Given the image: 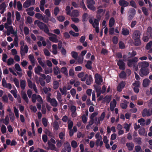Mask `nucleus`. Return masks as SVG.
<instances>
[{
    "instance_id": "nucleus-32",
    "label": "nucleus",
    "mask_w": 152,
    "mask_h": 152,
    "mask_svg": "<svg viewBox=\"0 0 152 152\" xmlns=\"http://www.w3.org/2000/svg\"><path fill=\"white\" fill-rule=\"evenodd\" d=\"M52 53L54 55L57 54L58 53L57 45L55 44L53 45L52 46Z\"/></svg>"
},
{
    "instance_id": "nucleus-7",
    "label": "nucleus",
    "mask_w": 152,
    "mask_h": 152,
    "mask_svg": "<svg viewBox=\"0 0 152 152\" xmlns=\"http://www.w3.org/2000/svg\"><path fill=\"white\" fill-rule=\"evenodd\" d=\"M95 82L98 85H100L103 81V79L101 75L97 73L95 75Z\"/></svg>"
},
{
    "instance_id": "nucleus-56",
    "label": "nucleus",
    "mask_w": 152,
    "mask_h": 152,
    "mask_svg": "<svg viewBox=\"0 0 152 152\" xmlns=\"http://www.w3.org/2000/svg\"><path fill=\"white\" fill-rule=\"evenodd\" d=\"M134 149L137 152H143L141 147L139 145H137L135 146Z\"/></svg>"
},
{
    "instance_id": "nucleus-12",
    "label": "nucleus",
    "mask_w": 152,
    "mask_h": 152,
    "mask_svg": "<svg viewBox=\"0 0 152 152\" xmlns=\"http://www.w3.org/2000/svg\"><path fill=\"white\" fill-rule=\"evenodd\" d=\"M138 64L139 66L141 68H147L149 66L148 62L146 61L139 62Z\"/></svg>"
},
{
    "instance_id": "nucleus-47",
    "label": "nucleus",
    "mask_w": 152,
    "mask_h": 152,
    "mask_svg": "<svg viewBox=\"0 0 152 152\" xmlns=\"http://www.w3.org/2000/svg\"><path fill=\"white\" fill-rule=\"evenodd\" d=\"M111 99V96H107L103 99V101L107 103H109Z\"/></svg>"
},
{
    "instance_id": "nucleus-27",
    "label": "nucleus",
    "mask_w": 152,
    "mask_h": 152,
    "mask_svg": "<svg viewBox=\"0 0 152 152\" xmlns=\"http://www.w3.org/2000/svg\"><path fill=\"white\" fill-rule=\"evenodd\" d=\"M51 89L50 88H47L46 87H45L43 88V91L45 94H47V96L50 97L51 96V94L50 93V92L51 91Z\"/></svg>"
},
{
    "instance_id": "nucleus-45",
    "label": "nucleus",
    "mask_w": 152,
    "mask_h": 152,
    "mask_svg": "<svg viewBox=\"0 0 152 152\" xmlns=\"http://www.w3.org/2000/svg\"><path fill=\"white\" fill-rule=\"evenodd\" d=\"M128 102L126 100L123 101V102L121 104V106L123 109H126L127 107V104Z\"/></svg>"
},
{
    "instance_id": "nucleus-31",
    "label": "nucleus",
    "mask_w": 152,
    "mask_h": 152,
    "mask_svg": "<svg viewBox=\"0 0 152 152\" xmlns=\"http://www.w3.org/2000/svg\"><path fill=\"white\" fill-rule=\"evenodd\" d=\"M86 83L87 85H90L91 84V82L92 81V78L91 75H88L86 78Z\"/></svg>"
},
{
    "instance_id": "nucleus-26",
    "label": "nucleus",
    "mask_w": 152,
    "mask_h": 152,
    "mask_svg": "<svg viewBox=\"0 0 152 152\" xmlns=\"http://www.w3.org/2000/svg\"><path fill=\"white\" fill-rule=\"evenodd\" d=\"M125 85V83L124 82H121L118 85L117 87V90L119 91H121L122 89Z\"/></svg>"
},
{
    "instance_id": "nucleus-37",
    "label": "nucleus",
    "mask_w": 152,
    "mask_h": 152,
    "mask_svg": "<svg viewBox=\"0 0 152 152\" xmlns=\"http://www.w3.org/2000/svg\"><path fill=\"white\" fill-rule=\"evenodd\" d=\"M57 37L56 35V36L50 37H49V39L50 41L53 42L57 43L58 42V39L57 38Z\"/></svg>"
},
{
    "instance_id": "nucleus-50",
    "label": "nucleus",
    "mask_w": 152,
    "mask_h": 152,
    "mask_svg": "<svg viewBox=\"0 0 152 152\" xmlns=\"http://www.w3.org/2000/svg\"><path fill=\"white\" fill-rule=\"evenodd\" d=\"M71 145L73 148H75L77 147L78 144L75 141L72 140L71 142Z\"/></svg>"
},
{
    "instance_id": "nucleus-58",
    "label": "nucleus",
    "mask_w": 152,
    "mask_h": 152,
    "mask_svg": "<svg viewBox=\"0 0 152 152\" xmlns=\"http://www.w3.org/2000/svg\"><path fill=\"white\" fill-rule=\"evenodd\" d=\"M122 33L124 35H128L129 34V31L126 28H123L122 30Z\"/></svg>"
},
{
    "instance_id": "nucleus-41",
    "label": "nucleus",
    "mask_w": 152,
    "mask_h": 152,
    "mask_svg": "<svg viewBox=\"0 0 152 152\" xmlns=\"http://www.w3.org/2000/svg\"><path fill=\"white\" fill-rule=\"evenodd\" d=\"M28 58L32 64L34 66L35 64V58L33 55L32 54L29 55Z\"/></svg>"
},
{
    "instance_id": "nucleus-39",
    "label": "nucleus",
    "mask_w": 152,
    "mask_h": 152,
    "mask_svg": "<svg viewBox=\"0 0 152 152\" xmlns=\"http://www.w3.org/2000/svg\"><path fill=\"white\" fill-rule=\"evenodd\" d=\"M53 69L51 68L46 67L44 69V73L46 74H49L52 73Z\"/></svg>"
},
{
    "instance_id": "nucleus-25",
    "label": "nucleus",
    "mask_w": 152,
    "mask_h": 152,
    "mask_svg": "<svg viewBox=\"0 0 152 152\" xmlns=\"http://www.w3.org/2000/svg\"><path fill=\"white\" fill-rule=\"evenodd\" d=\"M34 10V8L32 7H30L26 9V11L27 12V14L30 16H33L34 15V13L33 12Z\"/></svg>"
},
{
    "instance_id": "nucleus-51",
    "label": "nucleus",
    "mask_w": 152,
    "mask_h": 152,
    "mask_svg": "<svg viewBox=\"0 0 152 152\" xmlns=\"http://www.w3.org/2000/svg\"><path fill=\"white\" fill-rule=\"evenodd\" d=\"M13 110L15 116L17 118H18L19 117L18 110L15 107H13Z\"/></svg>"
},
{
    "instance_id": "nucleus-23",
    "label": "nucleus",
    "mask_w": 152,
    "mask_h": 152,
    "mask_svg": "<svg viewBox=\"0 0 152 152\" xmlns=\"http://www.w3.org/2000/svg\"><path fill=\"white\" fill-rule=\"evenodd\" d=\"M26 86V81L23 80H20V86L22 90H24Z\"/></svg>"
},
{
    "instance_id": "nucleus-6",
    "label": "nucleus",
    "mask_w": 152,
    "mask_h": 152,
    "mask_svg": "<svg viewBox=\"0 0 152 152\" xmlns=\"http://www.w3.org/2000/svg\"><path fill=\"white\" fill-rule=\"evenodd\" d=\"M35 3V0H26L23 4V7L27 8L31 5H33Z\"/></svg>"
},
{
    "instance_id": "nucleus-2",
    "label": "nucleus",
    "mask_w": 152,
    "mask_h": 152,
    "mask_svg": "<svg viewBox=\"0 0 152 152\" xmlns=\"http://www.w3.org/2000/svg\"><path fill=\"white\" fill-rule=\"evenodd\" d=\"M5 27L7 29V31L10 32V33L14 36H16L17 34V30L15 31L12 26H9L7 23L5 24Z\"/></svg>"
},
{
    "instance_id": "nucleus-53",
    "label": "nucleus",
    "mask_w": 152,
    "mask_h": 152,
    "mask_svg": "<svg viewBox=\"0 0 152 152\" xmlns=\"http://www.w3.org/2000/svg\"><path fill=\"white\" fill-rule=\"evenodd\" d=\"M13 81L16 87L18 88H19L20 87V85L19 81L18 79H17L16 78H14L13 79Z\"/></svg>"
},
{
    "instance_id": "nucleus-30",
    "label": "nucleus",
    "mask_w": 152,
    "mask_h": 152,
    "mask_svg": "<svg viewBox=\"0 0 152 152\" xmlns=\"http://www.w3.org/2000/svg\"><path fill=\"white\" fill-rule=\"evenodd\" d=\"M36 82L37 83L39 84V83L42 86H44L45 85V82L44 80L42 77H40L38 80H36Z\"/></svg>"
},
{
    "instance_id": "nucleus-19",
    "label": "nucleus",
    "mask_w": 152,
    "mask_h": 152,
    "mask_svg": "<svg viewBox=\"0 0 152 152\" xmlns=\"http://www.w3.org/2000/svg\"><path fill=\"white\" fill-rule=\"evenodd\" d=\"M117 64L120 69L124 70L125 69V64L122 60H119L117 63Z\"/></svg>"
},
{
    "instance_id": "nucleus-33",
    "label": "nucleus",
    "mask_w": 152,
    "mask_h": 152,
    "mask_svg": "<svg viewBox=\"0 0 152 152\" xmlns=\"http://www.w3.org/2000/svg\"><path fill=\"white\" fill-rule=\"evenodd\" d=\"M151 83V81L148 79H145L143 80L142 85L143 87H145L148 86Z\"/></svg>"
},
{
    "instance_id": "nucleus-8",
    "label": "nucleus",
    "mask_w": 152,
    "mask_h": 152,
    "mask_svg": "<svg viewBox=\"0 0 152 152\" xmlns=\"http://www.w3.org/2000/svg\"><path fill=\"white\" fill-rule=\"evenodd\" d=\"M47 100L50 103L51 105L53 107H56L58 105V102L55 99H51L50 97L47 96Z\"/></svg>"
},
{
    "instance_id": "nucleus-35",
    "label": "nucleus",
    "mask_w": 152,
    "mask_h": 152,
    "mask_svg": "<svg viewBox=\"0 0 152 152\" xmlns=\"http://www.w3.org/2000/svg\"><path fill=\"white\" fill-rule=\"evenodd\" d=\"M61 73L67 76L68 75V70L67 68L65 67H63L61 69Z\"/></svg>"
},
{
    "instance_id": "nucleus-9",
    "label": "nucleus",
    "mask_w": 152,
    "mask_h": 152,
    "mask_svg": "<svg viewBox=\"0 0 152 152\" xmlns=\"http://www.w3.org/2000/svg\"><path fill=\"white\" fill-rule=\"evenodd\" d=\"M28 48L27 45H25L24 47H23L22 49L20 48V53L21 56H24L26 54L28 53Z\"/></svg>"
},
{
    "instance_id": "nucleus-13",
    "label": "nucleus",
    "mask_w": 152,
    "mask_h": 152,
    "mask_svg": "<svg viewBox=\"0 0 152 152\" xmlns=\"http://www.w3.org/2000/svg\"><path fill=\"white\" fill-rule=\"evenodd\" d=\"M77 76L80 78V80L82 81H84L88 76V74L85 75L84 73L81 72L78 74Z\"/></svg>"
},
{
    "instance_id": "nucleus-28",
    "label": "nucleus",
    "mask_w": 152,
    "mask_h": 152,
    "mask_svg": "<svg viewBox=\"0 0 152 152\" xmlns=\"http://www.w3.org/2000/svg\"><path fill=\"white\" fill-rule=\"evenodd\" d=\"M116 102L115 99H113L111 101L110 104V109L112 111H113L116 107Z\"/></svg>"
},
{
    "instance_id": "nucleus-24",
    "label": "nucleus",
    "mask_w": 152,
    "mask_h": 152,
    "mask_svg": "<svg viewBox=\"0 0 152 152\" xmlns=\"http://www.w3.org/2000/svg\"><path fill=\"white\" fill-rule=\"evenodd\" d=\"M119 5L122 7H126L129 6V3L125 0H121L119 1Z\"/></svg>"
},
{
    "instance_id": "nucleus-46",
    "label": "nucleus",
    "mask_w": 152,
    "mask_h": 152,
    "mask_svg": "<svg viewBox=\"0 0 152 152\" xmlns=\"http://www.w3.org/2000/svg\"><path fill=\"white\" fill-rule=\"evenodd\" d=\"M53 72L55 75H57L60 73V69L58 66H56L53 68Z\"/></svg>"
},
{
    "instance_id": "nucleus-54",
    "label": "nucleus",
    "mask_w": 152,
    "mask_h": 152,
    "mask_svg": "<svg viewBox=\"0 0 152 152\" xmlns=\"http://www.w3.org/2000/svg\"><path fill=\"white\" fill-rule=\"evenodd\" d=\"M142 10L144 15L147 16L148 15V10L145 7H142Z\"/></svg>"
},
{
    "instance_id": "nucleus-62",
    "label": "nucleus",
    "mask_w": 152,
    "mask_h": 152,
    "mask_svg": "<svg viewBox=\"0 0 152 152\" xmlns=\"http://www.w3.org/2000/svg\"><path fill=\"white\" fill-rule=\"evenodd\" d=\"M59 86V83L56 81H54L53 83V86L54 89H57Z\"/></svg>"
},
{
    "instance_id": "nucleus-4",
    "label": "nucleus",
    "mask_w": 152,
    "mask_h": 152,
    "mask_svg": "<svg viewBox=\"0 0 152 152\" xmlns=\"http://www.w3.org/2000/svg\"><path fill=\"white\" fill-rule=\"evenodd\" d=\"M27 81L29 87L31 89L33 88L35 92L36 93H38L37 89L35 83H33L32 81L28 79H27Z\"/></svg>"
},
{
    "instance_id": "nucleus-49",
    "label": "nucleus",
    "mask_w": 152,
    "mask_h": 152,
    "mask_svg": "<svg viewBox=\"0 0 152 152\" xmlns=\"http://www.w3.org/2000/svg\"><path fill=\"white\" fill-rule=\"evenodd\" d=\"M95 89L96 92L97 93V96L98 97L101 94V88L98 86H95Z\"/></svg>"
},
{
    "instance_id": "nucleus-21",
    "label": "nucleus",
    "mask_w": 152,
    "mask_h": 152,
    "mask_svg": "<svg viewBox=\"0 0 152 152\" xmlns=\"http://www.w3.org/2000/svg\"><path fill=\"white\" fill-rule=\"evenodd\" d=\"M34 70L35 73L39 75L42 72L43 69L41 66L38 65L35 67Z\"/></svg>"
},
{
    "instance_id": "nucleus-44",
    "label": "nucleus",
    "mask_w": 152,
    "mask_h": 152,
    "mask_svg": "<svg viewBox=\"0 0 152 152\" xmlns=\"http://www.w3.org/2000/svg\"><path fill=\"white\" fill-rule=\"evenodd\" d=\"M15 37L14 38V41L13 42V44L16 47H18V37L17 34L16 36H15Z\"/></svg>"
},
{
    "instance_id": "nucleus-42",
    "label": "nucleus",
    "mask_w": 152,
    "mask_h": 152,
    "mask_svg": "<svg viewBox=\"0 0 152 152\" xmlns=\"http://www.w3.org/2000/svg\"><path fill=\"white\" fill-rule=\"evenodd\" d=\"M67 88L66 86H64L63 88H60L59 90L60 92L61 93L62 95L66 94Z\"/></svg>"
},
{
    "instance_id": "nucleus-29",
    "label": "nucleus",
    "mask_w": 152,
    "mask_h": 152,
    "mask_svg": "<svg viewBox=\"0 0 152 152\" xmlns=\"http://www.w3.org/2000/svg\"><path fill=\"white\" fill-rule=\"evenodd\" d=\"M126 146L129 151H132L134 147V143L132 142L126 143Z\"/></svg>"
},
{
    "instance_id": "nucleus-43",
    "label": "nucleus",
    "mask_w": 152,
    "mask_h": 152,
    "mask_svg": "<svg viewBox=\"0 0 152 152\" xmlns=\"http://www.w3.org/2000/svg\"><path fill=\"white\" fill-rule=\"evenodd\" d=\"M147 34L148 36L152 37V28L150 27H149L147 30Z\"/></svg>"
},
{
    "instance_id": "nucleus-14",
    "label": "nucleus",
    "mask_w": 152,
    "mask_h": 152,
    "mask_svg": "<svg viewBox=\"0 0 152 152\" xmlns=\"http://www.w3.org/2000/svg\"><path fill=\"white\" fill-rule=\"evenodd\" d=\"M89 22L94 27H95L96 26H99V21L96 19H94L93 20L92 19H90L89 20Z\"/></svg>"
},
{
    "instance_id": "nucleus-40",
    "label": "nucleus",
    "mask_w": 152,
    "mask_h": 152,
    "mask_svg": "<svg viewBox=\"0 0 152 152\" xmlns=\"http://www.w3.org/2000/svg\"><path fill=\"white\" fill-rule=\"evenodd\" d=\"M14 59L12 58H9L7 61V64L8 66L12 65L14 64Z\"/></svg>"
},
{
    "instance_id": "nucleus-48",
    "label": "nucleus",
    "mask_w": 152,
    "mask_h": 152,
    "mask_svg": "<svg viewBox=\"0 0 152 152\" xmlns=\"http://www.w3.org/2000/svg\"><path fill=\"white\" fill-rule=\"evenodd\" d=\"M22 96L23 99L27 103H28L29 100L26 94L25 93H23L22 94Z\"/></svg>"
},
{
    "instance_id": "nucleus-57",
    "label": "nucleus",
    "mask_w": 152,
    "mask_h": 152,
    "mask_svg": "<svg viewBox=\"0 0 152 152\" xmlns=\"http://www.w3.org/2000/svg\"><path fill=\"white\" fill-rule=\"evenodd\" d=\"M9 117L8 115H7L5 118L4 119L3 123L5 124L6 125H7L9 123Z\"/></svg>"
},
{
    "instance_id": "nucleus-38",
    "label": "nucleus",
    "mask_w": 152,
    "mask_h": 152,
    "mask_svg": "<svg viewBox=\"0 0 152 152\" xmlns=\"http://www.w3.org/2000/svg\"><path fill=\"white\" fill-rule=\"evenodd\" d=\"M115 23V20L114 18L113 17L111 18L109 21V26L110 27H112L114 26Z\"/></svg>"
},
{
    "instance_id": "nucleus-60",
    "label": "nucleus",
    "mask_w": 152,
    "mask_h": 152,
    "mask_svg": "<svg viewBox=\"0 0 152 152\" xmlns=\"http://www.w3.org/2000/svg\"><path fill=\"white\" fill-rule=\"evenodd\" d=\"M17 91L16 89L15 90H12L10 91V93L12 94L14 97L15 98H16L17 97Z\"/></svg>"
},
{
    "instance_id": "nucleus-18",
    "label": "nucleus",
    "mask_w": 152,
    "mask_h": 152,
    "mask_svg": "<svg viewBox=\"0 0 152 152\" xmlns=\"http://www.w3.org/2000/svg\"><path fill=\"white\" fill-rule=\"evenodd\" d=\"M35 24H37L38 26L40 29L42 30L46 26V24L44 23L39 21L38 20H36L34 22Z\"/></svg>"
},
{
    "instance_id": "nucleus-52",
    "label": "nucleus",
    "mask_w": 152,
    "mask_h": 152,
    "mask_svg": "<svg viewBox=\"0 0 152 152\" xmlns=\"http://www.w3.org/2000/svg\"><path fill=\"white\" fill-rule=\"evenodd\" d=\"M53 126L55 130H58L59 127V126L57 121H55L54 122Z\"/></svg>"
},
{
    "instance_id": "nucleus-59",
    "label": "nucleus",
    "mask_w": 152,
    "mask_h": 152,
    "mask_svg": "<svg viewBox=\"0 0 152 152\" xmlns=\"http://www.w3.org/2000/svg\"><path fill=\"white\" fill-rule=\"evenodd\" d=\"M96 144L97 145H99L100 147L102 146L103 144V142L102 140H98L96 141Z\"/></svg>"
},
{
    "instance_id": "nucleus-55",
    "label": "nucleus",
    "mask_w": 152,
    "mask_h": 152,
    "mask_svg": "<svg viewBox=\"0 0 152 152\" xmlns=\"http://www.w3.org/2000/svg\"><path fill=\"white\" fill-rule=\"evenodd\" d=\"M42 124L45 127H46L48 124V120L45 118H43L42 120Z\"/></svg>"
},
{
    "instance_id": "nucleus-34",
    "label": "nucleus",
    "mask_w": 152,
    "mask_h": 152,
    "mask_svg": "<svg viewBox=\"0 0 152 152\" xmlns=\"http://www.w3.org/2000/svg\"><path fill=\"white\" fill-rule=\"evenodd\" d=\"M79 15V11L77 10H73L71 15L70 16L72 17H78Z\"/></svg>"
},
{
    "instance_id": "nucleus-1",
    "label": "nucleus",
    "mask_w": 152,
    "mask_h": 152,
    "mask_svg": "<svg viewBox=\"0 0 152 152\" xmlns=\"http://www.w3.org/2000/svg\"><path fill=\"white\" fill-rule=\"evenodd\" d=\"M141 33L138 30H136L134 31L132 35V38L134 40V44L137 46L140 45L141 44L140 40Z\"/></svg>"
},
{
    "instance_id": "nucleus-3",
    "label": "nucleus",
    "mask_w": 152,
    "mask_h": 152,
    "mask_svg": "<svg viewBox=\"0 0 152 152\" xmlns=\"http://www.w3.org/2000/svg\"><path fill=\"white\" fill-rule=\"evenodd\" d=\"M137 122L140 123L141 126H144L145 125H149L151 123V120L150 119H148L145 121L144 119L141 118L138 120Z\"/></svg>"
},
{
    "instance_id": "nucleus-61",
    "label": "nucleus",
    "mask_w": 152,
    "mask_h": 152,
    "mask_svg": "<svg viewBox=\"0 0 152 152\" xmlns=\"http://www.w3.org/2000/svg\"><path fill=\"white\" fill-rule=\"evenodd\" d=\"M131 125L130 124H128L127 123L124 124V128L126 129V131L127 132L129 130Z\"/></svg>"
},
{
    "instance_id": "nucleus-22",
    "label": "nucleus",
    "mask_w": 152,
    "mask_h": 152,
    "mask_svg": "<svg viewBox=\"0 0 152 152\" xmlns=\"http://www.w3.org/2000/svg\"><path fill=\"white\" fill-rule=\"evenodd\" d=\"M42 30L44 31L45 32L46 34H48L49 36H56V35L53 34L49 32V29L46 25L43 28Z\"/></svg>"
},
{
    "instance_id": "nucleus-15",
    "label": "nucleus",
    "mask_w": 152,
    "mask_h": 152,
    "mask_svg": "<svg viewBox=\"0 0 152 152\" xmlns=\"http://www.w3.org/2000/svg\"><path fill=\"white\" fill-rule=\"evenodd\" d=\"M105 113L104 112H103L99 118L98 120L97 119V118L96 119V121H97V124H101V122L104 120L105 117Z\"/></svg>"
},
{
    "instance_id": "nucleus-17",
    "label": "nucleus",
    "mask_w": 152,
    "mask_h": 152,
    "mask_svg": "<svg viewBox=\"0 0 152 152\" xmlns=\"http://www.w3.org/2000/svg\"><path fill=\"white\" fill-rule=\"evenodd\" d=\"M48 147H44L45 149L49 150V149H50L52 150H54L55 151H56V146L52 144L51 142L48 141Z\"/></svg>"
},
{
    "instance_id": "nucleus-36",
    "label": "nucleus",
    "mask_w": 152,
    "mask_h": 152,
    "mask_svg": "<svg viewBox=\"0 0 152 152\" xmlns=\"http://www.w3.org/2000/svg\"><path fill=\"white\" fill-rule=\"evenodd\" d=\"M139 134L141 135H147V132H145L144 128H142L140 129L139 130Z\"/></svg>"
},
{
    "instance_id": "nucleus-64",
    "label": "nucleus",
    "mask_w": 152,
    "mask_h": 152,
    "mask_svg": "<svg viewBox=\"0 0 152 152\" xmlns=\"http://www.w3.org/2000/svg\"><path fill=\"white\" fill-rule=\"evenodd\" d=\"M68 129H72L73 123V122L71 120H69L68 122Z\"/></svg>"
},
{
    "instance_id": "nucleus-11",
    "label": "nucleus",
    "mask_w": 152,
    "mask_h": 152,
    "mask_svg": "<svg viewBox=\"0 0 152 152\" xmlns=\"http://www.w3.org/2000/svg\"><path fill=\"white\" fill-rule=\"evenodd\" d=\"M148 73V69L147 68H141L139 73L141 77H143L144 75H146Z\"/></svg>"
},
{
    "instance_id": "nucleus-63",
    "label": "nucleus",
    "mask_w": 152,
    "mask_h": 152,
    "mask_svg": "<svg viewBox=\"0 0 152 152\" xmlns=\"http://www.w3.org/2000/svg\"><path fill=\"white\" fill-rule=\"evenodd\" d=\"M57 98L58 101L60 102L62 101V99H61V95L59 91L57 92Z\"/></svg>"
},
{
    "instance_id": "nucleus-16",
    "label": "nucleus",
    "mask_w": 152,
    "mask_h": 152,
    "mask_svg": "<svg viewBox=\"0 0 152 152\" xmlns=\"http://www.w3.org/2000/svg\"><path fill=\"white\" fill-rule=\"evenodd\" d=\"M151 115L150 112V110H148L146 108L144 109L142 112V116L143 117L145 116L148 117Z\"/></svg>"
},
{
    "instance_id": "nucleus-5",
    "label": "nucleus",
    "mask_w": 152,
    "mask_h": 152,
    "mask_svg": "<svg viewBox=\"0 0 152 152\" xmlns=\"http://www.w3.org/2000/svg\"><path fill=\"white\" fill-rule=\"evenodd\" d=\"M88 8L93 11L96 10V8L94 6L95 4V1L93 0H87V1Z\"/></svg>"
},
{
    "instance_id": "nucleus-10",
    "label": "nucleus",
    "mask_w": 152,
    "mask_h": 152,
    "mask_svg": "<svg viewBox=\"0 0 152 152\" xmlns=\"http://www.w3.org/2000/svg\"><path fill=\"white\" fill-rule=\"evenodd\" d=\"M2 84L3 86L5 88H7L9 89L12 88V86L10 83H7L6 81L4 78H3L2 80Z\"/></svg>"
},
{
    "instance_id": "nucleus-20",
    "label": "nucleus",
    "mask_w": 152,
    "mask_h": 152,
    "mask_svg": "<svg viewBox=\"0 0 152 152\" xmlns=\"http://www.w3.org/2000/svg\"><path fill=\"white\" fill-rule=\"evenodd\" d=\"M7 5L5 2H3L0 4V13L3 14L6 10Z\"/></svg>"
}]
</instances>
